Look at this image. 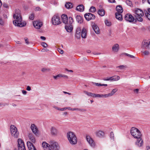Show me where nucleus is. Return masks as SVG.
Listing matches in <instances>:
<instances>
[{
	"instance_id": "obj_20",
	"label": "nucleus",
	"mask_w": 150,
	"mask_h": 150,
	"mask_svg": "<svg viewBox=\"0 0 150 150\" xmlns=\"http://www.w3.org/2000/svg\"><path fill=\"white\" fill-rule=\"evenodd\" d=\"M28 137L29 139L33 143H34L35 142V139L33 134L31 133H28Z\"/></svg>"
},
{
	"instance_id": "obj_1",
	"label": "nucleus",
	"mask_w": 150,
	"mask_h": 150,
	"mask_svg": "<svg viewBox=\"0 0 150 150\" xmlns=\"http://www.w3.org/2000/svg\"><path fill=\"white\" fill-rule=\"evenodd\" d=\"M21 12L20 10H16L13 15V18L16 19L13 21V24L16 26L22 27L25 26L26 23L22 22V18L21 15Z\"/></svg>"
},
{
	"instance_id": "obj_58",
	"label": "nucleus",
	"mask_w": 150,
	"mask_h": 150,
	"mask_svg": "<svg viewBox=\"0 0 150 150\" xmlns=\"http://www.w3.org/2000/svg\"><path fill=\"white\" fill-rule=\"evenodd\" d=\"M139 91V89H136L134 90V92L135 93H137Z\"/></svg>"
},
{
	"instance_id": "obj_53",
	"label": "nucleus",
	"mask_w": 150,
	"mask_h": 150,
	"mask_svg": "<svg viewBox=\"0 0 150 150\" xmlns=\"http://www.w3.org/2000/svg\"><path fill=\"white\" fill-rule=\"evenodd\" d=\"M116 9H123V8L121 5H118L117 6Z\"/></svg>"
},
{
	"instance_id": "obj_30",
	"label": "nucleus",
	"mask_w": 150,
	"mask_h": 150,
	"mask_svg": "<svg viewBox=\"0 0 150 150\" xmlns=\"http://www.w3.org/2000/svg\"><path fill=\"white\" fill-rule=\"evenodd\" d=\"M76 18L78 23H81L83 22V19L81 16L77 15L76 16Z\"/></svg>"
},
{
	"instance_id": "obj_32",
	"label": "nucleus",
	"mask_w": 150,
	"mask_h": 150,
	"mask_svg": "<svg viewBox=\"0 0 150 150\" xmlns=\"http://www.w3.org/2000/svg\"><path fill=\"white\" fill-rule=\"evenodd\" d=\"M83 93L88 95V96H91L93 97H94V93H92L91 92H88L86 91H84Z\"/></svg>"
},
{
	"instance_id": "obj_54",
	"label": "nucleus",
	"mask_w": 150,
	"mask_h": 150,
	"mask_svg": "<svg viewBox=\"0 0 150 150\" xmlns=\"http://www.w3.org/2000/svg\"><path fill=\"white\" fill-rule=\"evenodd\" d=\"M57 50L61 54H63V51L60 48H58L57 49Z\"/></svg>"
},
{
	"instance_id": "obj_40",
	"label": "nucleus",
	"mask_w": 150,
	"mask_h": 150,
	"mask_svg": "<svg viewBox=\"0 0 150 150\" xmlns=\"http://www.w3.org/2000/svg\"><path fill=\"white\" fill-rule=\"evenodd\" d=\"M50 71V69L49 68H42L41 70V71L43 72H45Z\"/></svg>"
},
{
	"instance_id": "obj_43",
	"label": "nucleus",
	"mask_w": 150,
	"mask_h": 150,
	"mask_svg": "<svg viewBox=\"0 0 150 150\" xmlns=\"http://www.w3.org/2000/svg\"><path fill=\"white\" fill-rule=\"evenodd\" d=\"M126 3L127 5L128 6H131L132 5V3L131 1L129 0H127L126 1Z\"/></svg>"
},
{
	"instance_id": "obj_3",
	"label": "nucleus",
	"mask_w": 150,
	"mask_h": 150,
	"mask_svg": "<svg viewBox=\"0 0 150 150\" xmlns=\"http://www.w3.org/2000/svg\"><path fill=\"white\" fill-rule=\"evenodd\" d=\"M131 133L132 136L135 138L137 139L141 137V133L137 128L132 127L131 130Z\"/></svg>"
},
{
	"instance_id": "obj_24",
	"label": "nucleus",
	"mask_w": 150,
	"mask_h": 150,
	"mask_svg": "<svg viewBox=\"0 0 150 150\" xmlns=\"http://www.w3.org/2000/svg\"><path fill=\"white\" fill-rule=\"evenodd\" d=\"M96 134L98 137H102L104 136L105 133L103 131L99 130L96 132Z\"/></svg>"
},
{
	"instance_id": "obj_46",
	"label": "nucleus",
	"mask_w": 150,
	"mask_h": 150,
	"mask_svg": "<svg viewBox=\"0 0 150 150\" xmlns=\"http://www.w3.org/2000/svg\"><path fill=\"white\" fill-rule=\"evenodd\" d=\"M145 14L146 17L148 18V19L150 21V14H149V13H145Z\"/></svg>"
},
{
	"instance_id": "obj_2",
	"label": "nucleus",
	"mask_w": 150,
	"mask_h": 150,
	"mask_svg": "<svg viewBox=\"0 0 150 150\" xmlns=\"http://www.w3.org/2000/svg\"><path fill=\"white\" fill-rule=\"evenodd\" d=\"M67 137L70 144L72 145L76 144L77 142V138L73 132L69 131L67 133Z\"/></svg>"
},
{
	"instance_id": "obj_25",
	"label": "nucleus",
	"mask_w": 150,
	"mask_h": 150,
	"mask_svg": "<svg viewBox=\"0 0 150 150\" xmlns=\"http://www.w3.org/2000/svg\"><path fill=\"white\" fill-rule=\"evenodd\" d=\"M117 91V88L114 89L110 93H109L108 94H106L107 98L112 96Z\"/></svg>"
},
{
	"instance_id": "obj_47",
	"label": "nucleus",
	"mask_w": 150,
	"mask_h": 150,
	"mask_svg": "<svg viewBox=\"0 0 150 150\" xmlns=\"http://www.w3.org/2000/svg\"><path fill=\"white\" fill-rule=\"evenodd\" d=\"M71 110L73 111L74 110H77V111H83V109H81L78 108H74L73 109H71Z\"/></svg>"
},
{
	"instance_id": "obj_63",
	"label": "nucleus",
	"mask_w": 150,
	"mask_h": 150,
	"mask_svg": "<svg viewBox=\"0 0 150 150\" xmlns=\"http://www.w3.org/2000/svg\"><path fill=\"white\" fill-rule=\"evenodd\" d=\"M54 108L57 110H59L60 108H58L56 106H54Z\"/></svg>"
},
{
	"instance_id": "obj_61",
	"label": "nucleus",
	"mask_w": 150,
	"mask_h": 150,
	"mask_svg": "<svg viewBox=\"0 0 150 150\" xmlns=\"http://www.w3.org/2000/svg\"><path fill=\"white\" fill-rule=\"evenodd\" d=\"M22 93L23 94H25L27 93L26 91H25V90H22Z\"/></svg>"
},
{
	"instance_id": "obj_33",
	"label": "nucleus",
	"mask_w": 150,
	"mask_h": 150,
	"mask_svg": "<svg viewBox=\"0 0 150 150\" xmlns=\"http://www.w3.org/2000/svg\"><path fill=\"white\" fill-rule=\"evenodd\" d=\"M98 14L102 16H103L105 14L104 10H98Z\"/></svg>"
},
{
	"instance_id": "obj_16",
	"label": "nucleus",
	"mask_w": 150,
	"mask_h": 150,
	"mask_svg": "<svg viewBox=\"0 0 150 150\" xmlns=\"http://www.w3.org/2000/svg\"><path fill=\"white\" fill-rule=\"evenodd\" d=\"M30 128L34 134L35 135L38 134V129L35 124H32L30 127Z\"/></svg>"
},
{
	"instance_id": "obj_35",
	"label": "nucleus",
	"mask_w": 150,
	"mask_h": 150,
	"mask_svg": "<svg viewBox=\"0 0 150 150\" xmlns=\"http://www.w3.org/2000/svg\"><path fill=\"white\" fill-rule=\"evenodd\" d=\"M105 24L107 26H110L111 25V22L107 19H106L105 21Z\"/></svg>"
},
{
	"instance_id": "obj_22",
	"label": "nucleus",
	"mask_w": 150,
	"mask_h": 150,
	"mask_svg": "<svg viewBox=\"0 0 150 150\" xmlns=\"http://www.w3.org/2000/svg\"><path fill=\"white\" fill-rule=\"evenodd\" d=\"M66 18H67V21H66V25H72L73 22V20L71 17H69L68 18L66 15Z\"/></svg>"
},
{
	"instance_id": "obj_62",
	"label": "nucleus",
	"mask_w": 150,
	"mask_h": 150,
	"mask_svg": "<svg viewBox=\"0 0 150 150\" xmlns=\"http://www.w3.org/2000/svg\"><path fill=\"white\" fill-rule=\"evenodd\" d=\"M89 9H96V8L94 6H91Z\"/></svg>"
},
{
	"instance_id": "obj_18",
	"label": "nucleus",
	"mask_w": 150,
	"mask_h": 150,
	"mask_svg": "<svg viewBox=\"0 0 150 150\" xmlns=\"http://www.w3.org/2000/svg\"><path fill=\"white\" fill-rule=\"evenodd\" d=\"M29 150H36L34 145L30 142H27Z\"/></svg>"
},
{
	"instance_id": "obj_56",
	"label": "nucleus",
	"mask_w": 150,
	"mask_h": 150,
	"mask_svg": "<svg viewBox=\"0 0 150 150\" xmlns=\"http://www.w3.org/2000/svg\"><path fill=\"white\" fill-rule=\"evenodd\" d=\"M126 54L127 56L131 58H135L134 56H133L132 55L129 54Z\"/></svg>"
},
{
	"instance_id": "obj_59",
	"label": "nucleus",
	"mask_w": 150,
	"mask_h": 150,
	"mask_svg": "<svg viewBox=\"0 0 150 150\" xmlns=\"http://www.w3.org/2000/svg\"><path fill=\"white\" fill-rule=\"evenodd\" d=\"M108 1L110 3H114L115 2V0H108Z\"/></svg>"
},
{
	"instance_id": "obj_8",
	"label": "nucleus",
	"mask_w": 150,
	"mask_h": 150,
	"mask_svg": "<svg viewBox=\"0 0 150 150\" xmlns=\"http://www.w3.org/2000/svg\"><path fill=\"white\" fill-rule=\"evenodd\" d=\"M125 19L127 21L130 23H132L134 21V18L133 16L131 14L127 13L126 14L125 16Z\"/></svg>"
},
{
	"instance_id": "obj_26",
	"label": "nucleus",
	"mask_w": 150,
	"mask_h": 150,
	"mask_svg": "<svg viewBox=\"0 0 150 150\" xmlns=\"http://www.w3.org/2000/svg\"><path fill=\"white\" fill-rule=\"evenodd\" d=\"M87 32L86 29L83 28L81 30V36L82 38H85L86 37Z\"/></svg>"
},
{
	"instance_id": "obj_15",
	"label": "nucleus",
	"mask_w": 150,
	"mask_h": 150,
	"mask_svg": "<svg viewBox=\"0 0 150 150\" xmlns=\"http://www.w3.org/2000/svg\"><path fill=\"white\" fill-rule=\"evenodd\" d=\"M119 50V45L118 44H114L112 47V51L115 53H117Z\"/></svg>"
},
{
	"instance_id": "obj_60",
	"label": "nucleus",
	"mask_w": 150,
	"mask_h": 150,
	"mask_svg": "<svg viewBox=\"0 0 150 150\" xmlns=\"http://www.w3.org/2000/svg\"><path fill=\"white\" fill-rule=\"evenodd\" d=\"M40 38L41 39L43 40H46L45 37L42 36H41L40 37Z\"/></svg>"
},
{
	"instance_id": "obj_11",
	"label": "nucleus",
	"mask_w": 150,
	"mask_h": 150,
	"mask_svg": "<svg viewBox=\"0 0 150 150\" xmlns=\"http://www.w3.org/2000/svg\"><path fill=\"white\" fill-rule=\"evenodd\" d=\"M86 139L87 142L91 146L94 147L95 146V143L93 139L89 135L86 136Z\"/></svg>"
},
{
	"instance_id": "obj_13",
	"label": "nucleus",
	"mask_w": 150,
	"mask_h": 150,
	"mask_svg": "<svg viewBox=\"0 0 150 150\" xmlns=\"http://www.w3.org/2000/svg\"><path fill=\"white\" fill-rule=\"evenodd\" d=\"M34 26L37 29L40 28L42 25V22L38 21H35L33 23Z\"/></svg>"
},
{
	"instance_id": "obj_36",
	"label": "nucleus",
	"mask_w": 150,
	"mask_h": 150,
	"mask_svg": "<svg viewBox=\"0 0 150 150\" xmlns=\"http://www.w3.org/2000/svg\"><path fill=\"white\" fill-rule=\"evenodd\" d=\"M65 77L64 75H63L61 74H59L56 76H54L53 78L54 79H57L60 78L61 77Z\"/></svg>"
},
{
	"instance_id": "obj_21",
	"label": "nucleus",
	"mask_w": 150,
	"mask_h": 150,
	"mask_svg": "<svg viewBox=\"0 0 150 150\" xmlns=\"http://www.w3.org/2000/svg\"><path fill=\"white\" fill-rule=\"evenodd\" d=\"M42 146L43 148H45V150H51L50 147V144H49L45 142H43L42 143Z\"/></svg>"
},
{
	"instance_id": "obj_27",
	"label": "nucleus",
	"mask_w": 150,
	"mask_h": 150,
	"mask_svg": "<svg viewBox=\"0 0 150 150\" xmlns=\"http://www.w3.org/2000/svg\"><path fill=\"white\" fill-rule=\"evenodd\" d=\"M73 29V25H66V31L68 32L71 33Z\"/></svg>"
},
{
	"instance_id": "obj_6",
	"label": "nucleus",
	"mask_w": 150,
	"mask_h": 150,
	"mask_svg": "<svg viewBox=\"0 0 150 150\" xmlns=\"http://www.w3.org/2000/svg\"><path fill=\"white\" fill-rule=\"evenodd\" d=\"M50 147L52 150H59V146L58 144L54 141L50 142Z\"/></svg>"
},
{
	"instance_id": "obj_38",
	"label": "nucleus",
	"mask_w": 150,
	"mask_h": 150,
	"mask_svg": "<svg viewBox=\"0 0 150 150\" xmlns=\"http://www.w3.org/2000/svg\"><path fill=\"white\" fill-rule=\"evenodd\" d=\"M61 18L63 22L66 24V15L65 14H62L61 16Z\"/></svg>"
},
{
	"instance_id": "obj_52",
	"label": "nucleus",
	"mask_w": 150,
	"mask_h": 150,
	"mask_svg": "<svg viewBox=\"0 0 150 150\" xmlns=\"http://www.w3.org/2000/svg\"><path fill=\"white\" fill-rule=\"evenodd\" d=\"M3 6L5 8H9L8 5L6 3H4Z\"/></svg>"
},
{
	"instance_id": "obj_44",
	"label": "nucleus",
	"mask_w": 150,
	"mask_h": 150,
	"mask_svg": "<svg viewBox=\"0 0 150 150\" xmlns=\"http://www.w3.org/2000/svg\"><path fill=\"white\" fill-rule=\"evenodd\" d=\"M34 15L33 13H31L30 16L29 18L31 20H33L34 19Z\"/></svg>"
},
{
	"instance_id": "obj_37",
	"label": "nucleus",
	"mask_w": 150,
	"mask_h": 150,
	"mask_svg": "<svg viewBox=\"0 0 150 150\" xmlns=\"http://www.w3.org/2000/svg\"><path fill=\"white\" fill-rule=\"evenodd\" d=\"M72 5L71 3L68 2L66 3V8L67 9H70L72 8Z\"/></svg>"
},
{
	"instance_id": "obj_12",
	"label": "nucleus",
	"mask_w": 150,
	"mask_h": 150,
	"mask_svg": "<svg viewBox=\"0 0 150 150\" xmlns=\"http://www.w3.org/2000/svg\"><path fill=\"white\" fill-rule=\"evenodd\" d=\"M150 44V41H147L145 40L142 42L141 46V48L143 49H146L149 47V46Z\"/></svg>"
},
{
	"instance_id": "obj_49",
	"label": "nucleus",
	"mask_w": 150,
	"mask_h": 150,
	"mask_svg": "<svg viewBox=\"0 0 150 150\" xmlns=\"http://www.w3.org/2000/svg\"><path fill=\"white\" fill-rule=\"evenodd\" d=\"M41 45H42L44 47H47V44L45 42H42L41 43Z\"/></svg>"
},
{
	"instance_id": "obj_29",
	"label": "nucleus",
	"mask_w": 150,
	"mask_h": 150,
	"mask_svg": "<svg viewBox=\"0 0 150 150\" xmlns=\"http://www.w3.org/2000/svg\"><path fill=\"white\" fill-rule=\"evenodd\" d=\"M127 67V66L125 65H120L116 67L117 69L121 70H125Z\"/></svg>"
},
{
	"instance_id": "obj_31",
	"label": "nucleus",
	"mask_w": 150,
	"mask_h": 150,
	"mask_svg": "<svg viewBox=\"0 0 150 150\" xmlns=\"http://www.w3.org/2000/svg\"><path fill=\"white\" fill-rule=\"evenodd\" d=\"M94 97L98 98H107L106 94H94Z\"/></svg>"
},
{
	"instance_id": "obj_55",
	"label": "nucleus",
	"mask_w": 150,
	"mask_h": 150,
	"mask_svg": "<svg viewBox=\"0 0 150 150\" xmlns=\"http://www.w3.org/2000/svg\"><path fill=\"white\" fill-rule=\"evenodd\" d=\"M24 40H25V43L27 44H29V42H28V38H24Z\"/></svg>"
},
{
	"instance_id": "obj_5",
	"label": "nucleus",
	"mask_w": 150,
	"mask_h": 150,
	"mask_svg": "<svg viewBox=\"0 0 150 150\" xmlns=\"http://www.w3.org/2000/svg\"><path fill=\"white\" fill-rule=\"evenodd\" d=\"M52 24L54 25H57L61 23L60 17L57 15H55L52 19Z\"/></svg>"
},
{
	"instance_id": "obj_48",
	"label": "nucleus",
	"mask_w": 150,
	"mask_h": 150,
	"mask_svg": "<svg viewBox=\"0 0 150 150\" xmlns=\"http://www.w3.org/2000/svg\"><path fill=\"white\" fill-rule=\"evenodd\" d=\"M142 52L145 55H148L149 54V52L147 51H143Z\"/></svg>"
},
{
	"instance_id": "obj_51",
	"label": "nucleus",
	"mask_w": 150,
	"mask_h": 150,
	"mask_svg": "<svg viewBox=\"0 0 150 150\" xmlns=\"http://www.w3.org/2000/svg\"><path fill=\"white\" fill-rule=\"evenodd\" d=\"M0 24L2 25H4V22L2 19L0 18Z\"/></svg>"
},
{
	"instance_id": "obj_28",
	"label": "nucleus",
	"mask_w": 150,
	"mask_h": 150,
	"mask_svg": "<svg viewBox=\"0 0 150 150\" xmlns=\"http://www.w3.org/2000/svg\"><path fill=\"white\" fill-rule=\"evenodd\" d=\"M51 133L52 135L56 136L57 134V131L56 128L52 127L51 129Z\"/></svg>"
},
{
	"instance_id": "obj_19",
	"label": "nucleus",
	"mask_w": 150,
	"mask_h": 150,
	"mask_svg": "<svg viewBox=\"0 0 150 150\" xmlns=\"http://www.w3.org/2000/svg\"><path fill=\"white\" fill-rule=\"evenodd\" d=\"M135 144L139 147H141L143 145V142L141 137L137 139V141L136 142Z\"/></svg>"
},
{
	"instance_id": "obj_7",
	"label": "nucleus",
	"mask_w": 150,
	"mask_h": 150,
	"mask_svg": "<svg viewBox=\"0 0 150 150\" xmlns=\"http://www.w3.org/2000/svg\"><path fill=\"white\" fill-rule=\"evenodd\" d=\"M18 148L19 150H25L24 144L22 140L20 139L18 140Z\"/></svg>"
},
{
	"instance_id": "obj_39",
	"label": "nucleus",
	"mask_w": 150,
	"mask_h": 150,
	"mask_svg": "<svg viewBox=\"0 0 150 150\" xmlns=\"http://www.w3.org/2000/svg\"><path fill=\"white\" fill-rule=\"evenodd\" d=\"M84 7L83 5L81 4L77 6L76 9H84Z\"/></svg>"
},
{
	"instance_id": "obj_45",
	"label": "nucleus",
	"mask_w": 150,
	"mask_h": 150,
	"mask_svg": "<svg viewBox=\"0 0 150 150\" xmlns=\"http://www.w3.org/2000/svg\"><path fill=\"white\" fill-rule=\"evenodd\" d=\"M110 137L111 139L112 140H114V135L112 132H111L110 134Z\"/></svg>"
},
{
	"instance_id": "obj_64",
	"label": "nucleus",
	"mask_w": 150,
	"mask_h": 150,
	"mask_svg": "<svg viewBox=\"0 0 150 150\" xmlns=\"http://www.w3.org/2000/svg\"><path fill=\"white\" fill-rule=\"evenodd\" d=\"M65 108H60L59 110L64 111V110H65Z\"/></svg>"
},
{
	"instance_id": "obj_50",
	"label": "nucleus",
	"mask_w": 150,
	"mask_h": 150,
	"mask_svg": "<svg viewBox=\"0 0 150 150\" xmlns=\"http://www.w3.org/2000/svg\"><path fill=\"white\" fill-rule=\"evenodd\" d=\"M112 77H111L110 78H104L103 79V80H104V81H109V80H110V81H112Z\"/></svg>"
},
{
	"instance_id": "obj_10",
	"label": "nucleus",
	"mask_w": 150,
	"mask_h": 150,
	"mask_svg": "<svg viewBox=\"0 0 150 150\" xmlns=\"http://www.w3.org/2000/svg\"><path fill=\"white\" fill-rule=\"evenodd\" d=\"M123 12V10H117V12L115 13V17L119 21H122V18L121 13Z\"/></svg>"
},
{
	"instance_id": "obj_41",
	"label": "nucleus",
	"mask_w": 150,
	"mask_h": 150,
	"mask_svg": "<svg viewBox=\"0 0 150 150\" xmlns=\"http://www.w3.org/2000/svg\"><path fill=\"white\" fill-rule=\"evenodd\" d=\"M141 17V16L139 17L138 16H136V19L139 22H142L143 21V19Z\"/></svg>"
},
{
	"instance_id": "obj_14",
	"label": "nucleus",
	"mask_w": 150,
	"mask_h": 150,
	"mask_svg": "<svg viewBox=\"0 0 150 150\" xmlns=\"http://www.w3.org/2000/svg\"><path fill=\"white\" fill-rule=\"evenodd\" d=\"M81 28L79 27H77L76 30V37L77 39H79L81 37Z\"/></svg>"
},
{
	"instance_id": "obj_34",
	"label": "nucleus",
	"mask_w": 150,
	"mask_h": 150,
	"mask_svg": "<svg viewBox=\"0 0 150 150\" xmlns=\"http://www.w3.org/2000/svg\"><path fill=\"white\" fill-rule=\"evenodd\" d=\"M120 77L118 76H112V81H117L120 79Z\"/></svg>"
},
{
	"instance_id": "obj_17",
	"label": "nucleus",
	"mask_w": 150,
	"mask_h": 150,
	"mask_svg": "<svg viewBox=\"0 0 150 150\" xmlns=\"http://www.w3.org/2000/svg\"><path fill=\"white\" fill-rule=\"evenodd\" d=\"M92 28L96 34H99L100 33V31L99 29V28L97 25L95 23H92Z\"/></svg>"
},
{
	"instance_id": "obj_9",
	"label": "nucleus",
	"mask_w": 150,
	"mask_h": 150,
	"mask_svg": "<svg viewBox=\"0 0 150 150\" xmlns=\"http://www.w3.org/2000/svg\"><path fill=\"white\" fill-rule=\"evenodd\" d=\"M84 17L88 21L91 20H94L95 18V16L90 13H86L84 15Z\"/></svg>"
},
{
	"instance_id": "obj_57",
	"label": "nucleus",
	"mask_w": 150,
	"mask_h": 150,
	"mask_svg": "<svg viewBox=\"0 0 150 150\" xmlns=\"http://www.w3.org/2000/svg\"><path fill=\"white\" fill-rule=\"evenodd\" d=\"M31 87L29 86H28L27 87V88H26V90L28 91H30L31 90Z\"/></svg>"
},
{
	"instance_id": "obj_23",
	"label": "nucleus",
	"mask_w": 150,
	"mask_h": 150,
	"mask_svg": "<svg viewBox=\"0 0 150 150\" xmlns=\"http://www.w3.org/2000/svg\"><path fill=\"white\" fill-rule=\"evenodd\" d=\"M135 13L138 16H142L144 15V13L142 10H135Z\"/></svg>"
},
{
	"instance_id": "obj_42",
	"label": "nucleus",
	"mask_w": 150,
	"mask_h": 150,
	"mask_svg": "<svg viewBox=\"0 0 150 150\" xmlns=\"http://www.w3.org/2000/svg\"><path fill=\"white\" fill-rule=\"evenodd\" d=\"M93 83L95 84L96 86H107V85L106 84H101L100 83Z\"/></svg>"
},
{
	"instance_id": "obj_4",
	"label": "nucleus",
	"mask_w": 150,
	"mask_h": 150,
	"mask_svg": "<svg viewBox=\"0 0 150 150\" xmlns=\"http://www.w3.org/2000/svg\"><path fill=\"white\" fill-rule=\"evenodd\" d=\"M11 135L14 137L17 138L19 134L16 127L14 125H11L10 128Z\"/></svg>"
}]
</instances>
